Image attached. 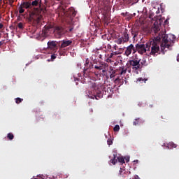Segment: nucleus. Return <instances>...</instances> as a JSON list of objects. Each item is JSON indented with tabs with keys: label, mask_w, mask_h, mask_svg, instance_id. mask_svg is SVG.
Masks as SVG:
<instances>
[{
	"label": "nucleus",
	"mask_w": 179,
	"mask_h": 179,
	"mask_svg": "<svg viewBox=\"0 0 179 179\" xmlns=\"http://www.w3.org/2000/svg\"><path fill=\"white\" fill-rule=\"evenodd\" d=\"M140 62H141V65H142L143 66H148V64H149V63L146 61V59H145V58L141 59Z\"/></svg>",
	"instance_id": "nucleus-18"
},
{
	"label": "nucleus",
	"mask_w": 179,
	"mask_h": 179,
	"mask_svg": "<svg viewBox=\"0 0 179 179\" xmlns=\"http://www.w3.org/2000/svg\"><path fill=\"white\" fill-rule=\"evenodd\" d=\"M177 61L179 62V55L177 56Z\"/></svg>",
	"instance_id": "nucleus-43"
},
{
	"label": "nucleus",
	"mask_w": 179,
	"mask_h": 179,
	"mask_svg": "<svg viewBox=\"0 0 179 179\" xmlns=\"http://www.w3.org/2000/svg\"><path fill=\"white\" fill-rule=\"evenodd\" d=\"M122 83H124V79L122 80Z\"/></svg>",
	"instance_id": "nucleus-49"
},
{
	"label": "nucleus",
	"mask_w": 179,
	"mask_h": 179,
	"mask_svg": "<svg viewBox=\"0 0 179 179\" xmlns=\"http://www.w3.org/2000/svg\"><path fill=\"white\" fill-rule=\"evenodd\" d=\"M110 163H113V164H115L117 163V159H115V155H114V157L110 159Z\"/></svg>",
	"instance_id": "nucleus-31"
},
{
	"label": "nucleus",
	"mask_w": 179,
	"mask_h": 179,
	"mask_svg": "<svg viewBox=\"0 0 179 179\" xmlns=\"http://www.w3.org/2000/svg\"><path fill=\"white\" fill-rule=\"evenodd\" d=\"M129 64L130 66H132V69L134 71H139V69H142V66H141V59L129 60Z\"/></svg>",
	"instance_id": "nucleus-6"
},
{
	"label": "nucleus",
	"mask_w": 179,
	"mask_h": 179,
	"mask_svg": "<svg viewBox=\"0 0 179 179\" xmlns=\"http://www.w3.org/2000/svg\"><path fill=\"white\" fill-rule=\"evenodd\" d=\"M57 47V41H51L48 42V48H46V51H48V50H54Z\"/></svg>",
	"instance_id": "nucleus-9"
},
{
	"label": "nucleus",
	"mask_w": 179,
	"mask_h": 179,
	"mask_svg": "<svg viewBox=\"0 0 179 179\" xmlns=\"http://www.w3.org/2000/svg\"><path fill=\"white\" fill-rule=\"evenodd\" d=\"M18 29H20L21 30H23L24 27L23 26V22H20L17 24Z\"/></svg>",
	"instance_id": "nucleus-27"
},
{
	"label": "nucleus",
	"mask_w": 179,
	"mask_h": 179,
	"mask_svg": "<svg viewBox=\"0 0 179 179\" xmlns=\"http://www.w3.org/2000/svg\"><path fill=\"white\" fill-rule=\"evenodd\" d=\"M72 44L71 40H63L61 44V48H65V47H68Z\"/></svg>",
	"instance_id": "nucleus-12"
},
{
	"label": "nucleus",
	"mask_w": 179,
	"mask_h": 179,
	"mask_svg": "<svg viewBox=\"0 0 179 179\" xmlns=\"http://www.w3.org/2000/svg\"><path fill=\"white\" fill-rule=\"evenodd\" d=\"M2 27H3V24H2L1 23H0V29H2Z\"/></svg>",
	"instance_id": "nucleus-42"
},
{
	"label": "nucleus",
	"mask_w": 179,
	"mask_h": 179,
	"mask_svg": "<svg viewBox=\"0 0 179 179\" xmlns=\"http://www.w3.org/2000/svg\"><path fill=\"white\" fill-rule=\"evenodd\" d=\"M134 163H138V160H134Z\"/></svg>",
	"instance_id": "nucleus-48"
},
{
	"label": "nucleus",
	"mask_w": 179,
	"mask_h": 179,
	"mask_svg": "<svg viewBox=\"0 0 179 179\" xmlns=\"http://www.w3.org/2000/svg\"><path fill=\"white\" fill-rule=\"evenodd\" d=\"M122 52H124V48H120L119 52H115V55H118V54H122Z\"/></svg>",
	"instance_id": "nucleus-29"
},
{
	"label": "nucleus",
	"mask_w": 179,
	"mask_h": 179,
	"mask_svg": "<svg viewBox=\"0 0 179 179\" xmlns=\"http://www.w3.org/2000/svg\"><path fill=\"white\" fill-rule=\"evenodd\" d=\"M128 41H129V34H128L127 29H124L123 33L122 34V36H118L115 40V43L119 45L121 44H125V43H128Z\"/></svg>",
	"instance_id": "nucleus-5"
},
{
	"label": "nucleus",
	"mask_w": 179,
	"mask_h": 179,
	"mask_svg": "<svg viewBox=\"0 0 179 179\" xmlns=\"http://www.w3.org/2000/svg\"><path fill=\"white\" fill-rule=\"evenodd\" d=\"M168 149H174V148H177V144L174 143H169L167 145Z\"/></svg>",
	"instance_id": "nucleus-19"
},
{
	"label": "nucleus",
	"mask_w": 179,
	"mask_h": 179,
	"mask_svg": "<svg viewBox=\"0 0 179 179\" xmlns=\"http://www.w3.org/2000/svg\"><path fill=\"white\" fill-rule=\"evenodd\" d=\"M125 159H126L127 163H128V162H129V157H126Z\"/></svg>",
	"instance_id": "nucleus-40"
},
{
	"label": "nucleus",
	"mask_w": 179,
	"mask_h": 179,
	"mask_svg": "<svg viewBox=\"0 0 179 179\" xmlns=\"http://www.w3.org/2000/svg\"><path fill=\"white\" fill-rule=\"evenodd\" d=\"M113 131L115 132H118V131H120V125L117 124L115 126V127L113 128Z\"/></svg>",
	"instance_id": "nucleus-30"
},
{
	"label": "nucleus",
	"mask_w": 179,
	"mask_h": 179,
	"mask_svg": "<svg viewBox=\"0 0 179 179\" xmlns=\"http://www.w3.org/2000/svg\"><path fill=\"white\" fill-rule=\"evenodd\" d=\"M141 121L140 118H136L134 120V121L133 122V125H138V124H139V122Z\"/></svg>",
	"instance_id": "nucleus-26"
},
{
	"label": "nucleus",
	"mask_w": 179,
	"mask_h": 179,
	"mask_svg": "<svg viewBox=\"0 0 179 179\" xmlns=\"http://www.w3.org/2000/svg\"><path fill=\"white\" fill-rule=\"evenodd\" d=\"M2 44H3V42L0 41V47H1V45H2Z\"/></svg>",
	"instance_id": "nucleus-46"
},
{
	"label": "nucleus",
	"mask_w": 179,
	"mask_h": 179,
	"mask_svg": "<svg viewBox=\"0 0 179 179\" xmlns=\"http://www.w3.org/2000/svg\"><path fill=\"white\" fill-rule=\"evenodd\" d=\"M106 79H108V76H106Z\"/></svg>",
	"instance_id": "nucleus-51"
},
{
	"label": "nucleus",
	"mask_w": 179,
	"mask_h": 179,
	"mask_svg": "<svg viewBox=\"0 0 179 179\" xmlns=\"http://www.w3.org/2000/svg\"><path fill=\"white\" fill-rule=\"evenodd\" d=\"M120 174L122 177H124V174H125V170H122V169L120 168Z\"/></svg>",
	"instance_id": "nucleus-32"
},
{
	"label": "nucleus",
	"mask_w": 179,
	"mask_h": 179,
	"mask_svg": "<svg viewBox=\"0 0 179 179\" xmlns=\"http://www.w3.org/2000/svg\"><path fill=\"white\" fill-rule=\"evenodd\" d=\"M116 71L119 73V75H125L127 73V71H128V69L127 66H120Z\"/></svg>",
	"instance_id": "nucleus-11"
},
{
	"label": "nucleus",
	"mask_w": 179,
	"mask_h": 179,
	"mask_svg": "<svg viewBox=\"0 0 179 179\" xmlns=\"http://www.w3.org/2000/svg\"><path fill=\"white\" fill-rule=\"evenodd\" d=\"M121 79L119 78V77H117V78H115V80H114L115 83H117V82H121Z\"/></svg>",
	"instance_id": "nucleus-36"
},
{
	"label": "nucleus",
	"mask_w": 179,
	"mask_h": 179,
	"mask_svg": "<svg viewBox=\"0 0 179 179\" xmlns=\"http://www.w3.org/2000/svg\"><path fill=\"white\" fill-rule=\"evenodd\" d=\"M21 6L25 9H29L31 8V3L30 2H23V3H21Z\"/></svg>",
	"instance_id": "nucleus-16"
},
{
	"label": "nucleus",
	"mask_w": 179,
	"mask_h": 179,
	"mask_svg": "<svg viewBox=\"0 0 179 179\" xmlns=\"http://www.w3.org/2000/svg\"><path fill=\"white\" fill-rule=\"evenodd\" d=\"M124 82H125V85H127V80H124Z\"/></svg>",
	"instance_id": "nucleus-50"
},
{
	"label": "nucleus",
	"mask_w": 179,
	"mask_h": 179,
	"mask_svg": "<svg viewBox=\"0 0 179 179\" xmlns=\"http://www.w3.org/2000/svg\"><path fill=\"white\" fill-rule=\"evenodd\" d=\"M48 62H50V59H48Z\"/></svg>",
	"instance_id": "nucleus-53"
},
{
	"label": "nucleus",
	"mask_w": 179,
	"mask_h": 179,
	"mask_svg": "<svg viewBox=\"0 0 179 179\" xmlns=\"http://www.w3.org/2000/svg\"><path fill=\"white\" fill-rule=\"evenodd\" d=\"M161 118H162V120H166V117H163V115L161 116Z\"/></svg>",
	"instance_id": "nucleus-44"
},
{
	"label": "nucleus",
	"mask_w": 179,
	"mask_h": 179,
	"mask_svg": "<svg viewBox=\"0 0 179 179\" xmlns=\"http://www.w3.org/2000/svg\"><path fill=\"white\" fill-rule=\"evenodd\" d=\"M117 72V70L113 71L112 73L110 75V79H113V78H115V73Z\"/></svg>",
	"instance_id": "nucleus-24"
},
{
	"label": "nucleus",
	"mask_w": 179,
	"mask_h": 179,
	"mask_svg": "<svg viewBox=\"0 0 179 179\" xmlns=\"http://www.w3.org/2000/svg\"><path fill=\"white\" fill-rule=\"evenodd\" d=\"M23 100V99L21 98H16L15 99V103L17 104H20V103H22V101Z\"/></svg>",
	"instance_id": "nucleus-28"
},
{
	"label": "nucleus",
	"mask_w": 179,
	"mask_h": 179,
	"mask_svg": "<svg viewBox=\"0 0 179 179\" xmlns=\"http://www.w3.org/2000/svg\"><path fill=\"white\" fill-rule=\"evenodd\" d=\"M19 13H24V8L23 7V6H20L19 8Z\"/></svg>",
	"instance_id": "nucleus-25"
},
{
	"label": "nucleus",
	"mask_w": 179,
	"mask_h": 179,
	"mask_svg": "<svg viewBox=\"0 0 179 179\" xmlns=\"http://www.w3.org/2000/svg\"><path fill=\"white\" fill-rule=\"evenodd\" d=\"M53 27H54V25L52 24H51L50 26H46L45 27L46 33H48V31H50V30L52 31Z\"/></svg>",
	"instance_id": "nucleus-20"
},
{
	"label": "nucleus",
	"mask_w": 179,
	"mask_h": 179,
	"mask_svg": "<svg viewBox=\"0 0 179 179\" xmlns=\"http://www.w3.org/2000/svg\"><path fill=\"white\" fill-rule=\"evenodd\" d=\"M90 62L89 61V59H87L85 61V68H87V66H89Z\"/></svg>",
	"instance_id": "nucleus-33"
},
{
	"label": "nucleus",
	"mask_w": 179,
	"mask_h": 179,
	"mask_svg": "<svg viewBox=\"0 0 179 179\" xmlns=\"http://www.w3.org/2000/svg\"><path fill=\"white\" fill-rule=\"evenodd\" d=\"M102 72L104 73V72H106V70H104V69H103L102 70Z\"/></svg>",
	"instance_id": "nucleus-47"
},
{
	"label": "nucleus",
	"mask_w": 179,
	"mask_h": 179,
	"mask_svg": "<svg viewBox=\"0 0 179 179\" xmlns=\"http://www.w3.org/2000/svg\"><path fill=\"white\" fill-rule=\"evenodd\" d=\"M131 34L133 36V38L135 40V38H136V37H138V34H139V30H138L136 29H131Z\"/></svg>",
	"instance_id": "nucleus-13"
},
{
	"label": "nucleus",
	"mask_w": 179,
	"mask_h": 179,
	"mask_svg": "<svg viewBox=\"0 0 179 179\" xmlns=\"http://www.w3.org/2000/svg\"><path fill=\"white\" fill-rule=\"evenodd\" d=\"M7 138L10 140L12 141L13 139V138H15V136H13V134L12 133H8L7 134Z\"/></svg>",
	"instance_id": "nucleus-22"
},
{
	"label": "nucleus",
	"mask_w": 179,
	"mask_h": 179,
	"mask_svg": "<svg viewBox=\"0 0 179 179\" xmlns=\"http://www.w3.org/2000/svg\"><path fill=\"white\" fill-rule=\"evenodd\" d=\"M70 31H72V29H70Z\"/></svg>",
	"instance_id": "nucleus-52"
},
{
	"label": "nucleus",
	"mask_w": 179,
	"mask_h": 179,
	"mask_svg": "<svg viewBox=\"0 0 179 179\" xmlns=\"http://www.w3.org/2000/svg\"><path fill=\"white\" fill-rule=\"evenodd\" d=\"M57 30L58 33H59V34H61V27H58L57 28Z\"/></svg>",
	"instance_id": "nucleus-38"
},
{
	"label": "nucleus",
	"mask_w": 179,
	"mask_h": 179,
	"mask_svg": "<svg viewBox=\"0 0 179 179\" xmlns=\"http://www.w3.org/2000/svg\"><path fill=\"white\" fill-rule=\"evenodd\" d=\"M107 47H108V48H110V49H111V45H110V44H108V45H107Z\"/></svg>",
	"instance_id": "nucleus-41"
},
{
	"label": "nucleus",
	"mask_w": 179,
	"mask_h": 179,
	"mask_svg": "<svg viewBox=\"0 0 179 179\" xmlns=\"http://www.w3.org/2000/svg\"><path fill=\"white\" fill-rule=\"evenodd\" d=\"M38 40L41 41H44V40H45V26L43 27L41 36L38 37Z\"/></svg>",
	"instance_id": "nucleus-14"
},
{
	"label": "nucleus",
	"mask_w": 179,
	"mask_h": 179,
	"mask_svg": "<svg viewBox=\"0 0 179 179\" xmlns=\"http://www.w3.org/2000/svg\"><path fill=\"white\" fill-rule=\"evenodd\" d=\"M66 16H68L69 17H75L76 16V11L73 8H70L68 11L65 13Z\"/></svg>",
	"instance_id": "nucleus-8"
},
{
	"label": "nucleus",
	"mask_w": 179,
	"mask_h": 179,
	"mask_svg": "<svg viewBox=\"0 0 179 179\" xmlns=\"http://www.w3.org/2000/svg\"><path fill=\"white\" fill-rule=\"evenodd\" d=\"M174 40H176V36L171 34H166V31L159 32L158 36L153 39L156 41L157 45L161 43L162 50L164 48H170L173 44H174Z\"/></svg>",
	"instance_id": "nucleus-3"
},
{
	"label": "nucleus",
	"mask_w": 179,
	"mask_h": 179,
	"mask_svg": "<svg viewBox=\"0 0 179 179\" xmlns=\"http://www.w3.org/2000/svg\"><path fill=\"white\" fill-rule=\"evenodd\" d=\"M113 48L114 50H118V46L117 45H114Z\"/></svg>",
	"instance_id": "nucleus-39"
},
{
	"label": "nucleus",
	"mask_w": 179,
	"mask_h": 179,
	"mask_svg": "<svg viewBox=\"0 0 179 179\" xmlns=\"http://www.w3.org/2000/svg\"><path fill=\"white\" fill-rule=\"evenodd\" d=\"M38 5L39 8H36L38 15V22H41V20H44V17H45V6L41 3V0H34L31 2V7L38 6Z\"/></svg>",
	"instance_id": "nucleus-4"
},
{
	"label": "nucleus",
	"mask_w": 179,
	"mask_h": 179,
	"mask_svg": "<svg viewBox=\"0 0 179 179\" xmlns=\"http://www.w3.org/2000/svg\"><path fill=\"white\" fill-rule=\"evenodd\" d=\"M132 51H133V54L136 53V48L135 46H134V44H130L125 50V55L127 57H129V55H131V54H132Z\"/></svg>",
	"instance_id": "nucleus-7"
},
{
	"label": "nucleus",
	"mask_w": 179,
	"mask_h": 179,
	"mask_svg": "<svg viewBox=\"0 0 179 179\" xmlns=\"http://www.w3.org/2000/svg\"><path fill=\"white\" fill-rule=\"evenodd\" d=\"M92 92H88V96L90 99H101L103 95L105 94H111V87H108L106 84H101L100 83H94L92 84Z\"/></svg>",
	"instance_id": "nucleus-1"
},
{
	"label": "nucleus",
	"mask_w": 179,
	"mask_h": 179,
	"mask_svg": "<svg viewBox=\"0 0 179 179\" xmlns=\"http://www.w3.org/2000/svg\"><path fill=\"white\" fill-rule=\"evenodd\" d=\"M117 160H118L119 163H122V164H124V163H125V159L122 157H117Z\"/></svg>",
	"instance_id": "nucleus-23"
},
{
	"label": "nucleus",
	"mask_w": 179,
	"mask_h": 179,
	"mask_svg": "<svg viewBox=\"0 0 179 179\" xmlns=\"http://www.w3.org/2000/svg\"><path fill=\"white\" fill-rule=\"evenodd\" d=\"M137 83H139V85H141V83H146V80H145L142 78H139L137 80Z\"/></svg>",
	"instance_id": "nucleus-21"
},
{
	"label": "nucleus",
	"mask_w": 179,
	"mask_h": 179,
	"mask_svg": "<svg viewBox=\"0 0 179 179\" xmlns=\"http://www.w3.org/2000/svg\"><path fill=\"white\" fill-rule=\"evenodd\" d=\"M160 20H159V21L154 22L153 31H155V33H157L160 31Z\"/></svg>",
	"instance_id": "nucleus-10"
},
{
	"label": "nucleus",
	"mask_w": 179,
	"mask_h": 179,
	"mask_svg": "<svg viewBox=\"0 0 179 179\" xmlns=\"http://www.w3.org/2000/svg\"><path fill=\"white\" fill-rule=\"evenodd\" d=\"M93 64L90 63L87 67L84 68V73H86V72H90V70L92 68H93Z\"/></svg>",
	"instance_id": "nucleus-17"
},
{
	"label": "nucleus",
	"mask_w": 179,
	"mask_h": 179,
	"mask_svg": "<svg viewBox=\"0 0 179 179\" xmlns=\"http://www.w3.org/2000/svg\"><path fill=\"white\" fill-rule=\"evenodd\" d=\"M94 69H96V71H101L104 69V64L101 63L96 64L94 65Z\"/></svg>",
	"instance_id": "nucleus-15"
},
{
	"label": "nucleus",
	"mask_w": 179,
	"mask_h": 179,
	"mask_svg": "<svg viewBox=\"0 0 179 179\" xmlns=\"http://www.w3.org/2000/svg\"><path fill=\"white\" fill-rule=\"evenodd\" d=\"M167 23H168V21H167V20H166L164 21V24H167Z\"/></svg>",
	"instance_id": "nucleus-45"
},
{
	"label": "nucleus",
	"mask_w": 179,
	"mask_h": 179,
	"mask_svg": "<svg viewBox=\"0 0 179 179\" xmlns=\"http://www.w3.org/2000/svg\"><path fill=\"white\" fill-rule=\"evenodd\" d=\"M135 48L136 52H138V54H141V55H143L147 51L150 52V55H155L160 50V47L157 45L156 41L153 39H150L145 45L137 43Z\"/></svg>",
	"instance_id": "nucleus-2"
},
{
	"label": "nucleus",
	"mask_w": 179,
	"mask_h": 179,
	"mask_svg": "<svg viewBox=\"0 0 179 179\" xmlns=\"http://www.w3.org/2000/svg\"><path fill=\"white\" fill-rule=\"evenodd\" d=\"M107 143H108V145L109 146L111 145H113V140H111V139H108Z\"/></svg>",
	"instance_id": "nucleus-34"
},
{
	"label": "nucleus",
	"mask_w": 179,
	"mask_h": 179,
	"mask_svg": "<svg viewBox=\"0 0 179 179\" xmlns=\"http://www.w3.org/2000/svg\"><path fill=\"white\" fill-rule=\"evenodd\" d=\"M55 58H57V55H55V54L51 55L52 61H54V59H55Z\"/></svg>",
	"instance_id": "nucleus-35"
},
{
	"label": "nucleus",
	"mask_w": 179,
	"mask_h": 179,
	"mask_svg": "<svg viewBox=\"0 0 179 179\" xmlns=\"http://www.w3.org/2000/svg\"><path fill=\"white\" fill-rule=\"evenodd\" d=\"M9 5L10 6H13V0H9Z\"/></svg>",
	"instance_id": "nucleus-37"
}]
</instances>
